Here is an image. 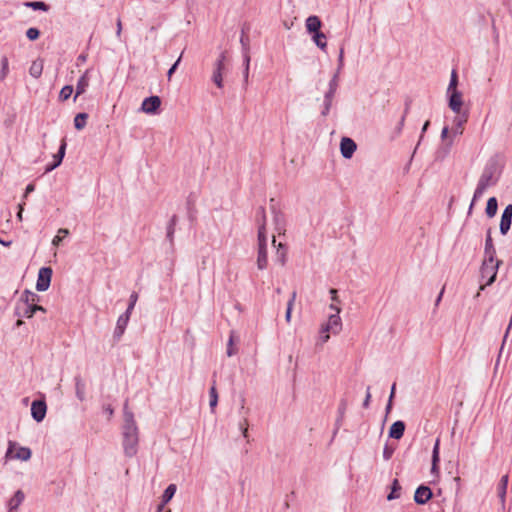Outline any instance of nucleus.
Returning a JSON list of instances; mask_svg holds the SVG:
<instances>
[{"mask_svg": "<svg viewBox=\"0 0 512 512\" xmlns=\"http://www.w3.org/2000/svg\"><path fill=\"white\" fill-rule=\"evenodd\" d=\"M123 426H122V445L127 457H133L137 454L139 443V429L134 419V414L128 408V401H125L123 407Z\"/></svg>", "mask_w": 512, "mask_h": 512, "instance_id": "1", "label": "nucleus"}, {"mask_svg": "<svg viewBox=\"0 0 512 512\" xmlns=\"http://www.w3.org/2000/svg\"><path fill=\"white\" fill-rule=\"evenodd\" d=\"M256 219L258 223V255L257 267L259 270H264L268 265L267 257V235H266V213L263 207H259L256 212Z\"/></svg>", "mask_w": 512, "mask_h": 512, "instance_id": "2", "label": "nucleus"}, {"mask_svg": "<svg viewBox=\"0 0 512 512\" xmlns=\"http://www.w3.org/2000/svg\"><path fill=\"white\" fill-rule=\"evenodd\" d=\"M497 179H498L497 164L495 161H491L485 166V168L478 180L477 187L474 191L473 199H472V202H471V205L469 208L470 210L472 209L475 201H477L478 199H480L482 197L485 190L496 184Z\"/></svg>", "mask_w": 512, "mask_h": 512, "instance_id": "3", "label": "nucleus"}, {"mask_svg": "<svg viewBox=\"0 0 512 512\" xmlns=\"http://www.w3.org/2000/svg\"><path fill=\"white\" fill-rule=\"evenodd\" d=\"M499 263V261H495V257L484 258L480 274L481 279L485 280V284L480 286V290H484L486 286L491 285L495 281Z\"/></svg>", "mask_w": 512, "mask_h": 512, "instance_id": "4", "label": "nucleus"}, {"mask_svg": "<svg viewBox=\"0 0 512 512\" xmlns=\"http://www.w3.org/2000/svg\"><path fill=\"white\" fill-rule=\"evenodd\" d=\"M329 308L333 310L335 313L331 314L328 317V320L326 323H324L322 326L324 327V332H331L332 334H338L342 329V321L339 316L341 312L340 306H337L335 304H330Z\"/></svg>", "mask_w": 512, "mask_h": 512, "instance_id": "5", "label": "nucleus"}, {"mask_svg": "<svg viewBox=\"0 0 512 512\" xmlns=\"http://www.w3.org/2000/svg\"><path fill=\"white\" fill-rule=\"evenodd\" d=\"M32 452L28 447L19 446L14 441L8 442V449L5 457L7 459H17L21 461H28L31 458Z\"/></svg>", "mask_w": 512, "mask_h": 512, "instance_id": "6", "label": "nucleus"}, {"mask_svg": "<svg viewBox=\"0 0 512 512\" xmlns=\"http://www.w3.org/2000/svg\"><path fill=\"white\" fill-rule=\"evenodd\" d=\"M52 269L50 267H42L38 272L36 289L40 292L46 291L51 283Z\"/></svg>", "mask_w": 512, "mask_h": 512, "instance_id": "7", "label": "nucleus"}, {"mask_svg": "<svg viewBox=\"0 0 512 512\" xmlns=\"http://www.w3.org/2000/svg\"><path fill=\"white\" fill-rule=\"evenodd\" d=\"M468 121V112L457 113L452 121L451 136L456 137L462 135L464 132V125Z\"/></svg>", "mask_w": 512, "mask_h": 512, "instance_id": "8", "label": "nucleus"}, {"mask_svg": "<svg viewBox=\"0 0 512 512\" xmlns=\"http://www.w3.org/2000/svg\"><path fill=\"white\" fill-rule=\"evenodd\" d=\"M36 311L46 312L44 307L37 304H16L15 308V314L18 317L31 318Z\"/></svg>", "mask_w": 512, "mask_h": 512, "instance_id": "9", "label": "nucleus"}, {"mask_svg": "<svg viewBox=\"0 0 512 512\" xmlns=\"http://www.w3.org/2000/svg\"><path fill=\"white\" fill-rule=\"evenodd\" d=\"M161 106V99L159 96H150L143 100L141 111L146 114H156Z\"/></svg>", "mask_w": 512, "mask_h": 512, "instance_id": "10", "label": "nucleus"}, {"mask_svg": "<svg viewBox=\"0 0 512 512\" xmlns=\"http://www.w3.org/2000/svg\"><path fill=\"white\" fill-rule=\"evenodd\" d=\"M448 96V106L455 113H463V95L460 91L449 92Z\"/></svg>", "mask_w": 512, "mask_h": 512, "instance_id": "11", "label": "nucleus"}, {"mask_svg": "<svg viewBox=\"0 0 512 512\" xmlns=\"http://www.w3.org/2000/svg\"><path fill=\"white\" fill-rule=\"evenodd\" d=\"M356 143L348 137H343L340 142V151L344 158L350 159L356 151Z\"/></svg>", "mask_w": 512, "mask_h": 512, "instance_id": "12", "label": "nucleus"}, {"mask_svg": "<svg viewBox=\"0 0 512 512\" xmlns=\"http://www.w3.org/2000/svg\"><path fill=\"white\" fill-rule=\"evenodd\" d=\"M47 406L44 401L35 400L31 405V414L35 421L41 422L46 415Z\"/></svg>", "mask_w": 512, "mask_h": 512, "instance_id": "13", "label": "nucleus"}, {"mask_svg": "<svg viewBox=\"0 0 512 512\" xmlns=\"http://www.w3.org/2000/svg\"><path fill=\"white\" fill-rule=\"evenodd\" d=\"M512 222V204H509L505 207L500 221V232L505 235L511 226Z\"/></svg>", "mask_w": 512, "mask_h": 512, "instance_id": "14", "label": "nucleus"}, {"mask_svg": "<svg viewBox=\"0 0 512 512\" xmlns=\"http://www.w3.org/2000/svg\"><path fill=\"white\" fill-rule=\"evenodd\" d=\"M432 497V491L427 486H419L414 494V500L417 504H425L427 503Z\"/></svg>", "mask_w": 512, "mask_h": 512, "instance_id": "15", "label": "nucleus"}, {"mask_svg": "<svg viewBox=\"0 0 512 512\" xmlns=\"http://www.w3.org/2000/svg\"><path fill=\"white\" fill-rule=\"evenodd\" d=\"M66 141L65 139H63L61 141V145L59 147V150L58 152L53 156L54 158V161L52 164H49L46 168H45V172H51L52 170H54L55 168H57L63 161V158L65 156V151H66Z\"/></svg>", "mask_w": 512, "mask_h": 512, "instance_id": "16", "label": "nucleus"}, {"mask_svg": "<svg viewBox=\"0 0 512 512\" xmlns=\"http://www.w3.org/2000/svg\"><path fill=\"white\" fill-rule=\"evenodd\" d=\"M25 494L22 490H17L8 501V511L17 512L18 507L23 503Z\"/></svg>", "mask_w": 512, "mask_h": 512, "instance_id": "17", "label": "nucleus"}, {"mask_svg": "<svg viewBox=\"0 0 512 512\" xmlns=\"http://www.w3.org/2000/svg\"><path fill=\"white\" fill-rule=\"evenodd\" d=\"M405 431V423L401 420L394 422L389 429V437L401 439Z\"/></svg>", "mask_w": 512, "mask_h": 512, "instance_id": "18", "label": "nucleus"}, {"mask_svg": "<svg viewBox=\"0 0 512 512\" xmlns=\"http://www.w3.org/2000/svg\"><path fill=\"white\" fill-rule=\"evenodd\" d=\"M272 213H273V221L275 225V230L278 232V234H282L285 232V219L284 215L275 209V207H272Z\"/></svg>", "mask_w": 512, "mask_h": 512, "instance_id": "19", "label": "nucleus"}, {"mask_svg": "<svg viewBox=\"0 0 512 512\" xmlns=\"http://www.w3.org/2000/svg\"><path fill=\"white\" fill-rule=\"evenodd\" d=\"M129 319H130V317L127 314H124V313L119 316V318L117 320L116 328H115V331H114V337L115 338L119 339L123 335V333H124V331L126 329V326H127L128 322H129Z\"/></svg>", "mask_w": 512, "mask_h": 512, "instance_id": "20", "label": "nucleus"}, {"mask_svg": "<svg viewBox=\"0 0 512 512\" xmlns=\"http://www.w3.org/2000/svg\"><path fill=\"white\" fill-rule=\"evenodd\" d=\"M89 70H86L84 74L79 78L77 85H76V94L74 96V101L77 99V97L81 94H83L87 87L89 86V77H88Z\"/></svg>", "mask_w": 512, "mask_h": 512, "instance_id": "21", "label": "nucleus"}, {"mask_svg": "<svg viewBox=\"0 0 512 512\" xmlns=\"http://www.w3.org/2000/svg\"><path fill=\"white\" fill-rule=\"evenodd\" d=\"M272 244L276 247V259L283 266L286 263L287 258V248L284 244L278 243L276 245L275 236H273Z\"/></svg>", "mask_w": 512, "mask_h": 512, "instance_id": "22", "label": "nucleus"}, {"mask_svg": "<svg viewBox=\"0 0 512 512\" xmlns=\"http://www.w3.org/2000/svg\"><path fill=\"white\" fill-rule=\"evenodd\" d=\"M305 25H306L307 31L309 33L313 34L315 32L320 31L322 23L318 16L312 15L306 19Z\"/></svg>", "mask_w": 512, "mask_h": 512, "instance_id": "23", "label": "nucleus"}, {"mask_svg": "<svg viewBox=\"0 0 512 512\" xmlns=\"http://www.w3.org/2000/svg\"><path fill=\"white\" fill-rule=\"evenodd\" d=\"M439 446H440V440L436 439V442L434 444L433 451H432V467H431L432 474H438V472H439V468H438V463L440 461Z\"/></svg>", "mask_w": 512, "mask_h": 512, "instance_id": "24", "label": "nucleus"}, {"mask_svg": "<svg viewBox=\"0 0 512 512\" xmlns=\"http://www.w3.org/2000/svg\"><path fill=\"white\" fill-rule=\"evenodd\" d=\"M39 299V296L31 291H24V293L21 295L19 301L17 304H28L33 305L35 302Z\"/></svg>", "mask_w": 512, "mask_h": 512, "instance_id": "25", "label": "nucleus"}, {"mask_svg": "<svg viewBox=\"0 0 512 512\" xmlns=\"http://www.w3.org/2000/svg\"><path fill=\"white\" fill-rule=\"evenodd\" d=\"M43 61L38 59L32 62L30 68H29V74L34 78H39L42 75L43 72Z\"/></svg>", "mask_w": 512, "mask_h": 512, "instance_id": "26", "label": "nucleus"}, {"mask_svg": "<svg viewBox=\"0 0 512 512\" xmlns=\"http://www.w3.org/2000/svg\"><path fill=\"white\" fill-rule=\"evenodd\" d=\"M335 93H336V91L335 90H331V89H328V91L325 93V95H324V109L322 111V115L323 116L328 115V113L330 112V109H331V106H332V101H333Z\"/></svg>", "mask_w": 512, "mask_h": 512, "instance_id": "27", "label": "nucleus"}, {"mask_svg": "<svg viewBox=\"0 0 512 512\" xmlns=\"http://www.w3.org/2000/svg\"><path fill=\"white\" fill-rule=\"evenodd\" d=\"M508 481H509L508 475H504V476H502V478L500 480V483H499V486H498V496H499L502 504H504V502H505V496H506V492H507Z\"/></svg>", "mask_w": 512, "mask_h": 512, "instance_id": "28", "label": "nucleus"}, {"mask_svg": "<svg viewBox=\"0 0 512 512\" xmlns=\"http://www.w3.org/2000/svg\"><path fill=\"white\" fill-rule=\"evenodd\" d=\"M496 250L493 245L492 237L490 230L487 233L486 241H485V257H495Z\"/></svg>", "mask_w": 512, "mask_h": 512, "instance_id": "29", "label": "nucleus"}, {"mask_svg": "<svg viewBox=\"0 0 512 512\" xmlns=\"http://www.w3.org/2000/svg\"><path fill=\"white\" fill-rule=\"evenodd\" d=\"M312 39L317 47L321 50H325L327 47L326 35L321 31L313 33Z\"/></svg>", "mask_w": 512, "mask_h": 512, "instance_id": "30", "label": "nucleus"}, {"mask_svg": "<svg viewBox=\"0 0 512 512\" xmlns=\"http://www.w3.org/2000/svg\"><path fill=\"white\" fill-rule=\"evenodd\" d=\"M498 209L497 199L495 197H491L487 201L486 206V214L489 218H492L496 215Z\"/></svg>", "mask_w": 512, "mask_h": 512, "instance_id": "31", "label": "nucleus"}, {"mask_svg": "<svg viewBox=\"0 0 512 512\" xmlns=\"http://www.w3.org/2000/svg\"><path fill=\"white\" fill-rule=\"evenodd\" d=\"M76 396L80 401L85 399V383L80 377L75 378Z\"/></svg>", "mask_w": 512, "mask_h": 512, "instance_id": "32", "label": "nucleus"}, {"mask_svg": "<svg viewBox=\"0 0 512 512\" xmlns=\"http://www.w3.org/2000/svg\"><path fill=\"white\" fill-rule=\"evenodd\" d=\"M177 490V487L175 484H170L168 487L164 490V493L162 495L163 504H167L175 495Z\"/></svg>", "mask_w": 512, "mask_h": 512, "instance_id": "33", "label": "nucleus"}, {"mask_svg": "<svg viewBox=\"0 0 512 512\" xmlns=\"http://www.w3.org/2000/svg\"><path fill=\"white\" fill-rule=\"evenodd\" d=\"M88 114L79 113L74 118V126L77 130H82L87 123Z\"/></svg>", "mask_w": 512, "mask_h": 512, "instance_id": "34", "label": "nucleus"}, {"mask_svg": "<svg viewBox=\"0 0 512 512\" xmlns=\"http://www.w3.org/2000/svg\"><path fill=\"white\" fill-rule=\"evenodd\" d=\"M400 490H401V486L399 484V481L397 479H394V481L392 483L391 492L388 494L387 499L389 501H391V500L399 498Z\"/></svg>", "mask_w": 512, "mask_h": 512, "instance_id": "35", "label": "nucleus"}, {"mask_svg": "<svg viewBox=\"0 0 512 512\" xmlns=\"http://www.w3.org/2000/svg\"><path fill=\"white\" fill-rule=\"evenodd\" d=\"M209 396H210L209 406L211 408V411L214 412L215 408L218 404V393H217V390H216V387L214 384L212 385V387L209 390Z\"/></svg>", "mask_w": 512, "mask_h": 512, "instance_id": "36", "label": "nucleus"}, {"mask_svg": "<svg viewBox=\"0 0 512 512\" xmlns=\"http://www.w3.org/2000/svg\"><path fill=\"white\" fill-rule=\"evenodd\" d=\"M235 338V332L231 331L226 351L228 357H231L237 353V349L234 347Z\"/></svg>", "mask_w": 512, "mask_h": 512, "instance_id": "37", "label": "nucleus"}, {"mask_svg": "<svg viewBox=\"0 0 512 512\" xmlns=\"http://www.w3.org/2000/svg\"><path fill=\"white\" fill-rule=\"evenodd\" d=\"M9 73V62L6 56L1 58L0 82L3 81Z\"/></svg>", "mask_w": 512, "mask_h": 512, "instance_id": "38", "label": "nucleus"}, {"mask_svg": "<svg viewBox=\"0 0 512 512\" xmlns=\"http://www.w3.org/2000/svg\"><path fill=\"white\" fill-rule=\"evenodd\" d=\"M457 85H458L457 72H456V70H452L450 82H449V85L447 87V93L458 91L457 90Z\"/></svg>", "mask_w": 512, "mask_h": 512, "instance_id": "39", "label": "nucleus"}, {"mask_svg": "<svg viewBox=\"0 0 512 512\" xmlns=\"http://www.w3.org/2000/svg\"><path fill=\"white\" fill-rule=\"evenodd\" d=\"M25 5L34 10H42V11L49 10V6L42 1L27 2Z\"/></svg>", "mask_w": 512, "mask_h": 512, "instance_id": "40", "label": "nucleus"}, {"mask_svg": "<svg viewBox=\"0 0 512 512\" xmlns=\"http://www.w3.org/2000/svg\"><path fill=\"white\" fill-rule=\"evenodd\" d=\"M295 299H296V292H293L290 300L287 303V310H286V314H285V319H286V321L288 323L291 320V313H292V309H293V305H294Z\"/></svg>", "mask_w": 512, "mask_h": 512, "instance_id": "41", "label": "nucleus"}, {"mask_svg": "<svg viewBox=\"0 0 512 512\" xmlns=\"http://www.w3.org/2000/svg\"><path fill=\"white\" fill-rule=\"evenodd\" d=\"M72 93H73V87L71 85H66L61 89L60 94H59V99L61 101H66L67 99H69V97L71 96Z\"/></svg>", "mask_w": 512, "mask_h": 512, "instance_id": "42", "label": "nucleus"}, {"mask_svg": "<svg viewBox=\"0 0 512 512\" xmlns=\"http://www.w3.org/2000/svg\"><path fill=\"white\" fill-rule=\"evenodd\" d=\"M68 234H69L68 229L60 228L58 230V234L53 238L52 244L55 246H58L61 243L63 237L67 236Z\"/></svg>", "mask_w": 512, "mask_h": 512, "instance_id": "43", "label": "nucleus"}, {"mask_svg": "<svg viewBox=\"0 0 512 512\" xmlns=\"http://www.w3.org/2000/svg\"><path fill=\"white\" fill-rule=\"evenodd\" d=\"M138 300V294L136 292H133L131 295H130V298H129V305H128V308L127 310L125 311L124 314H127L129 317L131 316V313L135 307V304Z\"/></svg>", "mask_w": 512, "mask_h": 512, "instance_id": "44", "label": "nucleus"}, {"mask_svg": "<svg viewBox=\"0 0 512 512\" xmlns=\"http://www.w3.org/2000/svg\"><path fill=\"white\" fill-rule=\"evenodd\" d=\"M441 139L443 141H447L446 145L448 147H451L452 144H453V140H452V137H449V128L448 126H444L442 131H441Z\"/></svg>", "mask_w": 512, "mask_h": 512, "instance_id": "45", "label": "nucleus"}, {"mask_svg": "<svg viewBox=\"0 0 512 512\" xmlns=\"http://www.w3.org/2000/svg\"><path fill=\"white\" fill-rule=\"evenodd\" d=\"M212 80L218 88H222L223 87L222 71L214 70Z\"/></svg>", "mask_w": 512, "mask_h": 512, "instance_id": "46", "label": "nucleus"}, {"mask_svg": "<svg viewBox=\"0 0 512 512\" xmlns=\"http://www.w3.org/2000/svg\"><path fill=\"white\" fill-rule=\"evenodd\" d=\"M39 35H40V31L34 27H31L26 31V36L31 41L38 39Z\"/></svg>", "mask_w": 512, "mask_h": 512, "instance_id": "47", "label": "nucleus"}, {"mask_svg": "<svg viewBox=\"0 0 512 512\" xmlns=\"http://www.w3.org/2000/svg\"><path fill=\"white\" fill-rule=\"evenodd\" d=\"M339 74H340L339 70H336L332 79L329 82V89L335 90V91L337 90L338 82H339Z\"/></svg>", "mask_w": 512, "mask_h": 512, "instance_id": "48", "label": "nucleus"}, {"mask_svg": "<svg viewBox=\"0 0 512 512\" xmlns=\"http://www.w3.org/2000/svg\"><path fill=\"white\" fill-rule=\"evenodd\" d=\"M225 54L222 53L215 63V71H222L224 69Z\"/></svg>", "mask_w": 512, "mask_h": 512, "instance_id": "49", "label": "nucleus"}, {"mask_svg": "<svg viewBox=\"0 0 512 512\" xmlns=\"http://www.w3.org/2000/svg\"><path fill=\"white\" fill-rule=\"evenodd\" d=\"M330 333L331 332H324V327L321 326L320 336H319V343L320 344L326 343L330 339V335H329Z\"/></svg>", "mask_w": 512, "mask_h": 512, "instance_id": "50", "label": "nucleus"}, {"mask_svg": "<svg viewBox=\"0 0 512 512\" xmlns=\"http://www.w3.org/2000/svg\"><path fill=\"white\" fill-rule=\"evenodd\" d=\"M393 453H394V448L389 445H385V447L383 449V458L385 460H389V459H391Z\"/></svg>", "mask_w": 512, "mask_h": 512, "instance_id": "51", "label": "nucleus"}, {"mask_svg": "<svg viewBox=\"0 0 512 512\" xmlns=\"http://www.w3.org/2000/svg\"><path fill=\"white\" fill-rule=\"evenodd\" d=\"M175 222H176V216H173L171 221H170V224H169V226L167 228V237L170 240H172V238H173Z\"/></svg>", "mask_w": 512, "mask_h": 512, "instance_id": "52", "label": "nucleus"}, {"mask_svg": "<svg viewBox=\"0 0 512 512\" xmlns=\"http://www.w3.org/2000/svg\"><path fill=\"white\" fill-rule=\"evenodd\" d=\"M240 43L242 45L243 52H249V38L242 33L240 38Z\"/></svg>", "mask_w": 512, "mask_h": 512, "instance_id": "53", "label": "nucleus"}, {"mask_svg": "<svg viewBox=\"0 0 512 512\" xmlns=\"http://www.w3.org/2000/svg\"><path fill=\"white\" fill-rule=\"evenodd\" d=\"M239 429L245 438L248 437V420L246 418L243 420V422L239 423Z\"/></svg>", "mask_w": 512, "mask_h": 512, "instance_id": "54", "label": "nucleus"}, {"mask_svg": "<svg viewBox=\"0 0 512 512\" xmlns=\"http://www.w3.org/2000/svg\"><path fill=\"white\" fill-rule=\"evenodd\" d=\"M330 295H331V300H332V303L331 304H335L337 306H339L338 304L340 303V300L338 298V291L334 288L330 289L329 291Z\"/></svg>", "mask_w": 512, "mask_h": 512, "instance_id": "55", "label": "nucleus"}, {"mask_svg": "<svg viewBox=\"0 0 512 512\" xmlns=\"http://www.w3.org/2000/svg\"><path fill=\"white\" fill-rule=\"evenodd\" d=\"M181 58H182V55H180V57L177 59V61L172 65V67L168 70L167 72V77H168V80L171 79L173 73L175 72V70L177 69L180 61H181Z\"/></svg>", "mask_w": 512, "mask_h": 512, "instance_id": "56", "label": "nucleus"}, {"mask_svg": "<svg viewBox=\"0 0 512 512\" xmlns=\"http://www.w3.org/2000/svg\"><path fill=\"white\" fill-rule=\"evenodd\" d=\"M370 386L367 387V390H366V396H365V399L363 401V407L364 408H368L369 407V404H370V400H371V392H370Z\"/></svg>", "mask_w": 512, "mask_h": 512, "instance_id": "57", "label": "nucleus"}, {"mask_svg": "<svg viewBox=\"0 0 512 512\" xmlns=\"http://www.w3.org/2000/svg\"><path fill=\"white\" fill-rule=\"evenodd\" d=\"M344 65V50L340 49L339 57H338V68L339 72L341 71L342 67Z\"/></svg>", "mask_w": 512, "mask_h": 512, "instance_id": "58", "label": "nucleus"}, {"mask_svg": "<svg viewBox=\"0 0 512 512\" xmlns=\"http://www.w3.org/2000/svg\"><path fill=\"white\" fill-rule=\"evenodd\" d=\"M116 36L118 38L121 37V34H122V22L120 19L117 20V23H116Z\"/></svg>", "mask_w": 512, "mask_h": 512, "instance_id": "59", "label": "nucleus"}, {"mask_svg": "<svg viewBox=\"0 0 512 512\" xmlns=\"http://www.w3.org/2000/svg\"><path fill=\"white\" fill-rule=\"evenodd\" d=\"M244 67L249 68L250 66V55L249 52H243Z\"/></svg>", "mask_w": 512, "mask_h": 512, "instance_id": "60", "label": "nucleus"}, {"mask_svg": "<svg viewBox=\"0 0 512 512\" xmlns=\"http://www.w3.org/2000/svg\"><path fill=\"white\" fill-rule=\"evenodd\" d=\"M404 121H405V116H403L397 126V134H400L401 131H402V127L404 125Z\"/></svg>", "mask_w": 512, "mask_h": 512, "instance_id": "61", "label": "nucleus"}, {"mask_svg": "<svg viewBox=\"0 0 512 512\" xmlns=\"http://www.w3.org/2000/svg\"><path fill=\"white\" fill-rule=\"evenodd\" d=\"M104 411L108 414L109 417H111L114 413V410L111 407V405H107L106 407H104Z\"/></svg>", "mask_w": 512, "mask_h": 512, "instance_id": "62", "label": "nucleus"}, {"mask_svg": "<svg viewBox=\"0 0 512 512\" xmlns=\"http://www.w3.org/2000/svg\"><path fill=\"white\" fill-rule=\"evenodd\" d=\"M35 189L34 185L33 184H29L27 185L26 187V191H25V196H27L29 193L33 192Z\"/></svg>", "mask_w": 512, "mask_h": 512, "instance_id": "63", "label": "nucleus"}, {"mask_svg": "<svg viewBox=\"0 0 512 512\" xmlns=\"http://www.w3.org/2000/svg\"><path fill=\"white\" fill-rule=\"evenodd\" d=\"M395 389H396V384L394 383L391 387V392H390V396H389V399L390 400H393V397L395 395Z\"/></svg>", "mask_w": 512, "mask_h": 512, "instance_id": "64", "label": "nucleus"}]
</instances>
